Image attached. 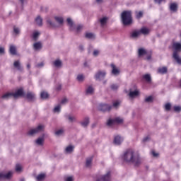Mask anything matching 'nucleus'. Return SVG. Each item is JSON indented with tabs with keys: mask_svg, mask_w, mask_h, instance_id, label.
Here are the masks:
<instances>
[{
	"mask_svg": "<svg viewBox=\"0 0 181 181\" xmlns=\"http://www.w3.org/2000/svg\"><path fill=\"white\" fill-rule=\"evenodd\" d=\"M63 129H59V130H57L56 132H55V134L56 135H62V134H63Z\"/></svg>",
	"mask_w": 181,
	"mask_h": 181,
	"instance_id": "obj_48",
	"label": "nucleus"
},
{
	"mask_svg": "<svg viewBox=\"0 0 181 181\" xmlns=\"http://www.w3.org/2000/svg\"><path fill=\"white\" fill-rule=\"evenodd\" d=\"M54 65L55 66V67H60V66H62V61L60 60H56L54 62Z\"/></svg>",
	"mask_w": 181,
	"mask_h": 181,
	"instance_id": "obj_35",
	"label": "nucleus"
},
{
	"mask_svg": "<svg viewBox=\"0 0 181 181\" xmlns=\"http://www.w3.org/2000/svg\"><path fill=\"white\" fill-rule=\"evenodd\" d=\"M93 163V157L90 158H88L86 159V168H90V166H91V163Z\"/></svg>",
	"mask_w": 181,
	"mask_h": 181,
	"instance_id": "obj_24",
	"label": "nucleus"
},
{
	"mask_svg": "<svg viewBox=\"0 0 181 181\" xmlns=\"http://www.w3.org/2000/svg\"><path fill=\"white\" fill-rule=\"evenodd\" d=\"M139 57H141V56H144V54H146V50H145L143 48L139 49Z\"/></svg>",
	"mask_w": 181,
	"mask_h": 181,
	"instance_id": "obj_29",
	"label": "nucleus"
},
{
	"mask_svg": "<svg viewBox=\"0 0 181 181\" xmlns=\"http://www.w3.org/2000/svg\"><path fill=\"white\" fill-rule=\"evenodd\" d=\"M119 104H121V101L117 100L113 103V107L114 108H118L119 107Z\"/></svg>",
	"mask_w": 181,
	"mask_h": 181,
	"instance_id": "obj_39",
	"label": "nucleus"
},
{
	"mask_svg": "<svg viewBox=\"0 0 181 181\" xmlns=\"http://www.w3.org/2000/svg\"><path fill=\"white\" fill-rule=\"evenodd\" d=\"M158 73H159V74H166V73H168V67L163 66V67L158 68Z\"/></svg>",
	"mask_w": 181,
	"mask_h": 181,
	"instance_id": "obj_16",
	"label": "nucleus"
},
{
	"mask_svg": "<svg viewBox=\"0 0 181 181\" xmlns=\"http://www.w3.org/2000/svg\"><path fill=\"white\" fill-rule=\"evenodd\" d=\"M86 37L87 39H93L94 37V34L91 33H86Z\"/></svg>",
	"mask_w": 181,
	"mask_h": 181,
	"instance_id": "obj_36",
	"label": "nucleus"
},
{
	"mask_svg": "<svg viewBox=\"0 0 181 181\" xmlns=\"http://www.w3.org/2000/svg\"><path fill=\"white\" fill-rule=\"evenodd\" d=\"M123 141H124V139H122L121 136L117 135L115 136L113 142L115 145H121Z\"/></svg>",
	"mask_w": 181,
	"mask_h": 181,
	"instance_id": "obj_11",
	"label": "nucleus"
},
{
	"mask_svg": "<svg viewBox=\"0 0 181 181\" xmlns=\"http://www.w3.org/2000/svg\"><path fill=\"white\" fill-rule=\"evenodd\" d=\"M154 2L156 4H158L159 5H160V4H162V2H165V0H154Z\"/></svg>",
	"mask_w": 181,
	"mask_h": 181,
	"instance_id": "obj_49",
	"label": "nucleus"
},
{
	"mask_svg": "<svg viewBox=\"0 0 181 181\" xmlns=\"http://www.w3.org/2000/svg\"><path fill=\"white\" fill-rule=\"evenodd\" d=\"M13 32H14V33L16 34V35H19V32H20V30H19V29L18 28H16V27H13Z\"/></svg>",
	"mask_w": 181,
	"mask_h": 181,
	"instance_id": "obj_47",
	"label": "nucleus"
},
{
	"mask_svg": "<svg viewBox=\"0 0 181 181\" xmlns=\"http://www.w3.org/2000/svg\"><path fill=\"white\" fill-rule=\"evenodd\" d=\"M177 3H171L170 4V11H171V12H177Z\"/></svg>",
	"mask_w": 181,
	"mask_h": 181,
	"instance_id": "obj_13",
	"label": "nucleus"
},
{
	"mask_svg": "<svg viewBox=\"0 0 181 181\" xmlns=\"http://www.w3.org/2000/svg\"><path fill=\"white\" fill-rule=\"evenodd\" d=\"M16 172H22V166L20 164L16 165Z\"/></svg>",
	"mask_w": 181,
	"mask_h": 181,
	"instance_id": "obj_40",
	"label": "nucleus"
},
{
	"mask_svg": "<svg viewBox=\"0 0 181 181\" xmlns=\"http://www.w3.org/2000/svg\"><path fill=\"white\" fill-rule=\"evenodd\" d=\"M122 159L124 163H133L134 166H139L142 163L141 157L136 155L135 151L132 148H129L124 152Z\"/></svg>",
	"mask_w": 181,
	"mask_h": 181,
	"instance_id": "obj_1",
	"label": "nucleus"
},
{
	"mask_svg": "<svg viewBox=\"0 0 181 181\" xmlns=\"http://www.w3.org/2000/svg\"><path fill=\"white\" fill-rule=\"evenodd\" d=\"M139 32H140V35L141 34V35H149L151 30H149L146 27H143L140 29Z\"/></svg>",
	"mask_w": 181,
	"mask_h": 181,
	"instance_id": "obj_12",
	"label": "nucleus"
},
{
	"mask_svg": "<svg viewBox=\"0 0 181 181\" xmlns=\"http://www.w3.org/2000/svg\"><path fill=\"white\" fill-rule=\"evenodd\" d=\"M105 74H106L105 71H99L95 75V78H96L97 80H103V78L105 77Z\"/></svg>",
	"mask_w": 181,
	"mask_h": 181,
	"instance_id": "obj_10",
	"label": "nucleus"
},
{
	"mask_svg": "<svg viewBox=\"0 0 181 181\" xmlns=\"http://www.w3.org/2000/svg\"><path fill=\"white\" fill-rule=\"evenodd\" d=\"M100 24H101L102 25L106 24V23H107V18L104 17V18H101V19L100 20Z\"/></svg>",
	"mask_w": 181,
	"mask_h": 181,
	"instance_id": "obj_41",
	"label": "nucleus"
},
{
	"mask_svg": "<svg viewBox=\"0 0 181 181\" xmlns=\"http://www.w3.org/2000/svg\"><path fill=\"white\" fill-rule=\"evenodd\" d=\"M180 83L179 86H180V88H181V80L180 81Z\"/></svg>",
	"mask_w": 181,
	"mask_h": 181,
	"instance_id": "obj_64",
	"label": "nucleus"
},
{
	"mask_svg": "<svg viewBox=\"0 0 181 181\" xmlns=\"http://www.w3.org/2000/svg\"><path fill=\"white\" fill-rule=\"evenodd\" d=\"M24 98L28 99V101H35V98H36V95L33 93V92H28L26 95H24Z\"/></svg>",
	"mask_w": 181,
	"mask_h": 181,
	"instance_id": "obj_8",
	"label": "nucleus"
},
{
	"mask_svg": "<svg viewBox=\"0 0 181 181\" xmlns=\"http://www.w3.org/2000/svg\"><path fill=\"white\" fill-rule=\"evenodd\" d=\"M5 53V49L4 47H0V54H4Z\"/></svg>",
	"mask_w": 181,
	"mask_h": 181,
	"instance_id": "obj_52",
	"label": "nucleus"
},
{
	"mask_svg": "<svg viewBox=\"0 0 181 181\" xmlns=\"http://www.w3.org/2000/svg\"><path fill=\"white\" fill-rule=\"evenodd\" d=\"M144 16V13L142 11H139L136 13V19H141Z\"/></svg>",
	"mask_w": 181,
	"mask_h": 181,
	"instance_id": "obj_34",
	"label": "nucleus"
},
{
	"mask_svg": "<svg viewBox=\"0 0 181 181\" xmlns=\"http://www.w3.org/2000/svg\"><path fill=\"white\" fill-rule=\"evenodd\" d=\"M65 181H73V177H68L65 179Z\"/></svg>",
	"mask_w": 181,
	"mask_h": 181,
	"instance_id": "obj_54",
	"label": "nucleus"
},
{
	"mask_svg": "<svg viewBox=\"0 0 181 181\" xmlns=\"http://www.w3.org/2000/svg\"><path fill=\"white\" fill-rule=\"evenodd\" d=\"M55 21L59 24L63 25V23L64 22V20H63V18L62 17H54Z\"/></svg>",
	"mask_w": 181,
	"mask_h": 181,
	"instance_id": "obj_28",
	"label": "nucleus"
},
{
	"mask_svg": "<svg viewBox=\"0 0 181 181\" xmlns=\"http://www.w3.org/2000/svg\"><path fill=\"white\" fill-rule=\"evenodd\" d=\"M111 67L112 69V74H114V76H118V74H119V69H117L115 64H111Z\"/></svg>",
	"mask_w": 181,
	"mask_h": 181,
	"instance_id": "obj_14",
	"label": "nucleus"
},
{
	"mask_svg": "<svg viewBox=\"0 0 181 181\" xmlns=\"http://www.w3.org/2000/svg\"><path fill=\"white\" fill-rule=\"evenodd\" d=\"M27 68L28 69V70L30 69V64H27Z\"/></svg>",
	"mask_w": 181,
	"mask_h": 181,
	"instance_id": "obj_61",
	"label": "nucleus"
},
{
	"mask_svg": "<svg viewBox=\"0 0 181 181\" xmlns=\"http://www.w3.org/2000/svg\"><path fill=\"white\" fill-rule=\"evenodd\" d=\"M11 97H13V93H6L5 94H4L1 96V98H4L6 100H8V98H11Z\"/></svg>",
	"mask_w": 181,
	"mask_h": 181,
	"instance_id": "obj_22",
	"label": "nucleus"
},
{
	"mask_svg": "<svg viewBox=\"0 0 181 181\" xmlns=\"http://www.w3.org/2000/svg\"><path fill=\"white\" fill-rule=\"evenodd\" d=\"M141 35V33L139 30L133 31L131 34L132 37H138V36Z\"/></svg>",
	"mask_w": 181,
	"mask_h": 181,
	"instance_id": "obj_27",
	"label": "nucleus"
},
{
	"mask_svg": "<svg viewBox=\"0 0 181 181\" xmlns=\"http://www.w3.org/2000/svg\"><path fill=\"white\" fill-rule=\"evenodd\" d=\"M43 129H45V126L40 124L37 127L28 131V135H35L36 134H39V132H42Z\"/></svg>",
	"mask_w": 181,
	"mask_h": 181,
	"instance_id": "obj_5",
	"label": "nucleus"
},
{
	"mask_svg": "<svg viewBox=\"0 0 181 181\" xmlns=\"http://www.w3.org/2000/svg\"><path fill=\"white\" fill-rule=\"evenodd\" d=\"M79 50H81V52L84 50V47H83V45L79 46Z\"/></svg>",
	"mask_w": 181,
	"mask_h": 181,
	"instance_id": "obj_58",
	"label": "nucleus"
},
{
	"mask_svg": "<svg viewBox=\"0 0 181 181\" xmlns=\"http://www.w3.org/2000/svg\"><path fill=\"white\" fill-rule=\"evenodd\" d=\"M66 22H67L69 26L70 27V30H72L73 26H74V23H73V21H71V18H67Z\"/></svg>",
	"mask_w": 181,
	"mask_h": 181,
	"instance_id": "obj_31",
	"label": "nucleus"
},
{
	"mask_svg": "<svg viewBox=\"0 0 181 181\" xmlns=\"http://www.w3.org/2000/svg\"><path fill=\"white\" fill-rule=\"evenodd\" d=\"M46 177V175L45 174H40L37 176L36 179L37 181L43 180Z\"/></svg>",
	"mask_w": 181,
	"mask_h": 181,
	"instance_id": "obj_33",
	"label": "nucleus"
},
{
	"mask_svg": "<svg viewBox=\"0 0 181 181\" xmlns=\"http://www.w3.org/2000/svg\"><path fill=\"white\" fill-rule=\"evenodd\" d=\"M37 145L42 146L43 142H45V139L43 137H40L36 140Z\"/></svg>",
	"mask_w": 181,
	"mask_h": 181,
	"instance_id": "obj_25",
	"label": "nucleus"
},
{
	"mask_svg": "<svg viewBox=\"0 0 181 181\" xmlns=\"http://www.w3.org/2000/svg\"><path fill=\"white\" fill-rule=\"evenodd\" d=\"M124 122V119L120 117H116L115 119H109L107 122V127H112L114 124H122Z\"/></svg>",
	"mask_w": 181,
	"mask_h": 181,
	"instance_id": "obj_4",
	"label": "nucleus"
},
{
	"mask_svg": "<svg viewBox=\"0 0 181 181\" xmlns=\"http://www.w3.org/2000/svg\"><path fill=\"white\" fill-rule=\"evenodd\" d=\"M11 54L16 56V47L15 45H11L9 49Z\"/></svg>",
	"mask_w": 181,
	"mask_h": 181,
	"instance_id": "obj_18",
	"label": "nucleus"
},
{
	"mask_svg": "<svg viewBox=\"0 0 181 181\" xmlns=\"http://www.w3.org/2000/svg\"><path fill=\"white\" fill-rule=\"evenodd\" d=\"M174 111L175 112H180L181 107L180 106H174Z\"/></svg>",
	"mask_w": 181,
	"mask_h": 181,
	"instance_id": "obj_44",
	"label": "nucleus"
},
{
	"mask_svg": "<svg viewBox=\"0 0 181 181\" xmlns=\"http://www.w3.org/2000/svg\"><path fill=\"white\" fill-rule=\"evenodd\" d=\"M148 139H149V137H146L143 139V142H146V141H148Z\"/></svg>",
	"mask_w": 181,
	"mask_h": 181,
	"instance_id": "obj_59",
	"label": "nucleus"
},
{
	"mask_svg": "<svg viewBox=\"0 0 181 181\" xmlns=\"http://www.w3.org/2000/svg\"><path fill=\"white\" fill-rule=\"evenodd\" d=\"M66 103H67V98H64V99L61 101V104H66Z\"/></svg>",
	"mask_w": 181,
	"mask_h": 181,
	"instance_id": "obj_55",
	"label": "nucleus"
},
{
	"mask_svg": "<svg viewBox=\"0 0 181 181\" xmlns=\"http://www.w3.org/2000/svg\"><path fill=\"white\" fill-rule=\"evenodd\" d=\"M110 88L114 90H118V86L116 84H112L111 85Z\"/></svg>",
	"mask_w": 181,
	"mask_h": 181,
	"instance_id": "obj_46",
	"label": "nucleus"
},
{
	"mask_svg": "<svg viewBox=\"0 0 181 181\" xmlns=\"http://www.w3.org/2000/svg\"><path fill=\"white\" fill-rule=\"evenodd\" d=\"M47 23L52 26L53 25V23H52L50 21H48Z\"/></svg>",
	"mask_w": 181,
	"mask_h": 181,
	"instance_id": "obj_62",
	"label": "nucleus"
},
{
	"mask_svg": "<svg viewBox=\"0 0 181 181\" xmlns=\"http://www.w3.org/2000/svg\"><path fill=\"white\" fill-rule=\"evenodd\" d=\"M152 101H153V97H152V96H148L145 98L146 103H152Z\"/></svg>",
	"mask_w": 181,
	"mask_h": 181,
	"instance_id": "obj_38",
	"label": "nucleus"
},
{
	"mask_svg": "<svg viewBox=\"0 0 181 181\" xmlns=\"http://www.w3.org/2000/svg\"><path fill=\"white\" fill-rule=\"evenodd\" d=\"M40 97L42 100H47L49 98V93L46 91H42L40 93Z\"/></svg>",
	"mask_w": 181,
	"mask_h": 181,
	"instance_id": "obj_20",
	"label": "nucleus"
},
{
	"mask_svg": "<svg viewBox=\"0 0 181 181\" xmlns=\"http://www.w3.org/2000/svg\"><path fill=\"white\" fill-rule=\"evenodd\" d=\"M88 124H90V119L88 117H86L84 120L81 122V125H82V127H87Z\"/></svg>",
	"mask_w": 181,
	"mask_h": 181,
	"instance_id": "obj_21",
	"label": "nucleus"
},
{
	"mask_svg": "<svg viewBox=\"0 0 181 181\" xmlns=\"http://www.w3.org/2000/svg\"><path fill=\"white\" fill-rule=\"evenodd\" d=\"M94 93V88L92 86H88L86 89V94H93Z\"/></svg>",
	"mask_w": 181,
	"mask_h": 181,
	"instance_id": "obj_32",
	"label": "nucleus"
},
{
	"mask_svg": "<svg viewBox=\"0 0 181 181\" xmlns=\"http://www.w3.org/2000/svg\"><path fill=\"white\" fill-rule=\"evenodd\" d=\"M138 95H139V91L138 90L130 91L129 93L130 98H135V97H138Z\"/></svg>",
	"mask_w": 181,
	"mask_h": 181,
	"instance_id": "obj_17",
	"label": "nucleus"
},
{
	"mask_svg": "<svg viewBox=\"0 0 181 181\" xmlns=\"http://www.w3.org/2000/svg\"><path fill=\"white\" fill-rule=\"evenodd\" d=\"M33 47L35 50H39L40 49H42V43L40 42H35L33 45Z\"/></svg>",
	"mask_w": 181,
	"mask_h": 181,
	"instance_id": "obj_23",
	"label": "nucleus"
},
{
	"mask_svg": "<svg viewBox=\"0 0 181 181\" xmlns=\"http://www.w3.org/2000/svg\"><path fill=\"white\" fill-rule=\"evenodd\" d=\"M112 109V106L108 104H100L98 106L99 111H103V112H105L106 111H111Z\"/></svg>",
	"mask_w": 181,
	"mask_h": 181,
	"instance_id": "obj_6",
	"label": "nucleus"
},
{
	"mask_svg": "<svg viewBox=\"0 0 181 181\" xmlns=\"http://www.w3.org/2000/svg\"><path fill=\"white\" fill-rule=\"evenodd\" d=\"M35 22L38 26H42L43 20H42V18L40 16H37L35 19Z\"/></svg>",
	"mask_w": 181,
	"mask_h": 181,
	"instance_id": "obj_26",
	"label": "nucleus"
},
{
	"mask_svg": "<svg viewBox=\"0 0 181 181\" xmlns=\"http://www.w3.org/2000/svg\"><path fill=\"white\" fill-rule=\"evenodd\" d=\"M83 29V25H78L77 27H76V32H80V30Z\"/></svg>",
	"mask_w": 181,
	"mask_h": 181,
	"instance_id": "obj_50",
	"label": "nucleus"
},
{
	"mask_svg": "<svg viewBox=\"0 0 181 181\" xmlns=\"http://www.w3.org/2000/svg\"><path fill=\"white\" fill-rule=\"evenodd\" d=\"M96 2L98 4H101V2H103V0H96Z\"/></svg>",
	"mask_w": 181,
	"mask_h": 181,
	"instance_id": "obj_60",
	"label": "nucleus"
},
{
	"mask_svg": "<svg viewBox=\"0 0 181 181\" xmlns=\"http://www.w3.org/2000/svg\"><path fill=\"white\" fill-rule=\"evenodd\" d=\"M74 150V146H69L66 148L65 151L67 153H71V152Z\"/></svg>",
	"mask_w": 181,
	"mask_h": 181,
	"instance_id": "obj_30",
	"label": "nucleus"
},
{
	"mask_svg": "<svg viewBox=\"0 0 181 181\" xmlns=\"http://www.w3.org/2000/svg\"><path fill=\"white\" fill-rule=\"evenodd\" d=\"M172 49L173 51V58L177 64L181 65V57L179 56V54L181 52V43L180 42H173Z\"/></svg>",
	"mask_w": 181,
	"mask_h": 181,
	"instance_id": "obj_2",
	"label": "nucleus"
},
{
	"mask_svg": "<svg viewBox=\"0 0 181 181\" xmlns=\"http://www.w3.org/2000/svg\"><path fill=\"white\" fill-rule=\"evenodd\" d=\"M172 108V105L170 103H166L165 105V111H170V109Z\"/></svg>",
	"mask_w": 181,
	"mask_h": 181,
	"instance_id": "obj_37",
	"label": "nucleus"
},
{
	"mask_svg": "<svg viewBox=\"0 0 181 181\" xmlns=\"http://www.w3.org/2000/svg\"><path fill=\"white\" fill-rule=\"evenodd\" d=\"M152 155L153 156H154L155 158H156V156H159V153L155 152V151H152Z\"/></svg>",
	"mask_w": 181,
	"mask_h": 181,
	"instance_id": "obj_53",
	"label": "nucleus"
},
{
	"mask_svg": "<svg viewBox=\"0 0 181 181\" xmlns=\"http://www.w3.org/2000/svg\"><path fill=\"white\" fill-rule=\"evenodd\" d=\"M60 108H61L60 105H58L57 107H55L54 108V112H60Z\"/></svg>",
	"mask_w": 181,
	"mask_h": 181,
	"instance_id": "obj_45",
	"label": "nucleus"
},
{
	"mask_svg": "<svg viewBox=\"0 0 181 181\" xmlns=\"http://www.w3.org/2000/svg\"><path fill=\"white\" fill-rule=\"evenodd\" d=\"M13 98L25 97V92H23V88L18 89L15 93H13Z\"/></svg>",
	"mask_w": 181,
	"mask_h": 181,
	"instance_id": "obj_7",
	"label": "nucleus"
},
{
	"mask_svg": "<svg viewBox=\"0 0 181 181\" xmlns=\"http://www.w3.org/2000/svg\"><path fill=\"white\" fill-rule=\"evenodd\" d=\"M43 65H44L43 62H41L37 65V67H43Z\"/></svg>",
	"mask_w": 181,
	"mask_h": 181,
	"instance_id": "obj_57",
	"label": "nucleus"
},
{
	"mask_svg": "<svg viewBox=\"0 0 181 181\" xmlns=\"http://www.w3.org/2000/svg\"><path fill=\"white\" fill-rule=\"evenodd\" d=\"M12 177V171H9L7 173H0V180L2 179H11Z\"/></svg>",
	"mask_w": 181,
	"mask_h": 181,
	"instance_id": "obj_9",
	"label": "nucleus"
},
{
	"mask_svg": "<svg viewBox=\"0 0 181 181\" xmlns=\"http://www.w3.org/2000/svg\"><path fill=\"white\" fill-rule=\"evenodd\" d=\"M147 60H151V55H148V56L147 57Z\"/></svg>",
	"mask_w": 181,
	"mask_h": 181,
	"instance_id": "obj_63",
	"label": "nucleus"
},
{
	"mask_svg": "<svg viewBox=\"0 0 181 181\" xmlns=\"http://www.w3.org/2000/svg\"><path fill=\"white\" fill-rule=\"evenodd\" d=\"M98 53H100L98 50H95L93 52V56H98Z\"/></svg>",
	"mask_w": 181,
	"mask_h": 181,
	"instance_id": "obj_56",
	"label": "nucleus"
},
{
	"mask_svg": "<svg viewBox=\"0 0 181 181\" xmlns=\"http://www.w3.org/2000/svg\"><path fill=\"white\" fill-rule=\"evenodd\" d=\"M69 120L71 122H73V121H74V119H76V117H71V116H69Z\"/></svg>",
	"mask_w": 181,
	"mask_h": 181,
	"instance_id": "obj_51",
	"label": "nucleus"
},
{
	"mask_svg": "<svg viewBox=\"0 0 181 181\" xmlns=\"http://www.w3.org/2000/svg\"><path fill=\"white\" fill-rule=\"evenodd\" d=\"M13 66L19 71H22V70H23V68L22 66H21V62L19 61H15L13 63Z\"/></svg>",
	"mask_w": 181,
	"mask_h": 181,
	"instance_id": "obj_15",
	"label": "nucleus"
},
{
	"mask_svg": "<svg viewBox=\"0 0 181 181\" xmlns=\"http://www.w3.org/2000/svg\"><path fill=\"white\" fill-rule=\"evenodd\" d=\"M77 80L78 81H83L84 80V76L83 74L78 75Z\"/></svg>",
	"mask_w": 181,
	"mask_h": 181,
	"instance_id": "obj_43",
	"label": "nucleus"
},
{
	"mask_svg": "<svg viewBox=\"0 0 181 181\" xmlns=\"http://www.w3.org/2000/svg\"><path fill=\"white\" fill-rule=\"evenodd\" d=\"M143 78L147 82L151 83L152 81V78L151 77V75L149 74H146L143 76Z\"/></svg>",
	"mask_w": 181,
	"mask_h": 181,
	"instance_id": "obj_19",
	"label": "nucleus"
},
{
	"mask_svg": "<svg viewBox=\"0 0 181 181\" xmlns=\"http://www.w3.org/2000/svg\"><path fill=\"white\" fill-rule=\"evenodd\" d=\"M121 18L124 26H128V25H131V23H132V13L131 11H123L121 14Z\"/></svg>",
	"mask_w": 181,
	"mask_h": 181,
	"instance_id": "obj_3",
	"label": "nucleus"
},
{
	"mask_svg": "<svg viewBox=\"0 0 181 181\" xmlns=\"http://www.w3.org/2000/svg\"><path fill=\"white\" fill-rule=\"evenodd\" d=\"M39 35H40L39 32L33 33V37L34 40H37V37H39Z\"/></svg>",
	"mask_w": 181,
	"mask_h": 181,
	"instance_id": "obj_42",
	"label": "nucleus"
}]
</instances>
